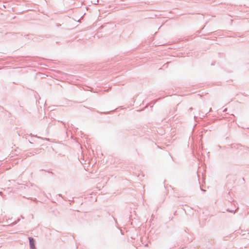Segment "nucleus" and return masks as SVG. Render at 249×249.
Returning a JSON list of instances; mask_svg holds the SVG:
<instances>
[{
  "label": "nucleus",
  "instance_id": "1",
  "mask_svg": "<svg viewBox=\"0 0 249 249\" xmlns=\"http://www.w3.org/2000/svg\"><path fill=\"white\" fill-rule=\"evenodd\" d=\"M29 241H30V245L31 248L32 249H35V246L34 241L33 238L30 237Z\"/></svg>",
  "mask_w": 249,
  "mask_h": 249
}]
</instances>
